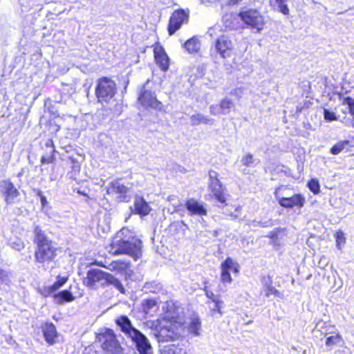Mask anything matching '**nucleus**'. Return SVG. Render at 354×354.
<instances>
[{
  "instance_id": "49530a36",
  "label": "nucleus",
  "mask_w": 354,
  "mask_h": 354,
  "mask_svg": "<svg viewBox=\"0 0 354 354\" xmlns=\"http://www.w3.org/2000/svg\"><path fill=\"white\" fill-rule=\"evenodd\" d=\"M8 280V274L4 270L0 269V284H3Z\"/></svg>"
},
{
  "instance_id": "a211bd4d",
  "label": "nucleus",
  "mask_w": 354,
  "mask_h": 354,
  "mask_svg": "<svg viewBox=\"0 0 354 354\" xmlns=\"http://www.w3.org/2000/svg\"><path fill=\"white\" fill-rule=\"evenodd\" d=\"M129 337L135 343L136 348L140 354H152L150 352L151 346L147 338L140 330H136V332Z\"/></svg>"
},
{
  "instance_id": "7ed1b4c3",
  "label": "nucleus",
  "mask_w": 354,
  "mask_h": 354,
  "mask_svg": "<svg viewBox=\"0 0 354 354\" xmlns=\"http://www.w3.org/2000/svg\"><path fill=\"white\" fill-rule=\"evenodd\" d=\"M179 306L174 301L166 303L164 317L158 330L159 336L163 341H174L180 337L183 322L179 315Z\"/></svg>"
},
{
  "instance_id": "3c124183",
  "label": "nucleus",
  "mask_w": 354,
  "mask_h": 354,
  "mask_svg": "<svg viewBox=\"0 0 354 354\" xmlns=\"http://www.w3.org/2000/svg\"><path fill=\"white\" fill-rule=\"evenodd\" d=\"M236 93V89L234 90L233 91L231 92V93Z\"/></svg>"
},
{
  "instance_id": "ea45409f",
  "label": "nucleus",
  "mask_w": 354,
  "mask_h": 354,
  "mask_svg": "<svg viewBox=\"0 0 354 354\" xmlns=\"http://www.w3.org/2000/svg\"><path fill=\"white\" fill-rule=\"evenodd\" d=\"M285 1L286 0H275V2L278 4L279 11L285 15H288L289 8Z\"/></svg>"
},
{
  "instance_id": "f8f14e48",
  "label": "nucleus",
  "mask_w": 354,
  "mask_h": 354,
  "mask_svg": "<svg viewBox=\"0 0 354 354\" xmlns=\"http://www.w3.org/2000/svg\"><path fill=\"white\" fill-rule=\"evenodd\" d=\"M283 187L284 186H281L277 188L274 192L275 197L277 198L278 203L280 206L286 209L296 208L301 209L303 208L306 204V198L300 193L294 194L290 197H277V191Z\"/></svg>"
},
{
  "instance_id": "39448f33",
  "label": "nucleus",
  "mask_w": 354,
  "mask_h": 354,
  "mask_svg": "<svg viewBox=\"0 0 354 354\" xmlns=\"http://www.w3.org/2000/svg\"><path fill=\"white\" fill-rule=\"evenodd\" d=\"M95 341L105 354H121L123 351L120 341L114 330L110 328H103L95 334Z\"/></svg>"
},
{
  "instance_id": "aec40b11",
  "label": "nucleus",
  "mask_w": 354,
  "mask_h": 354,
  "mask_svg": "<svg viewBox=\"0 0 354 354\" xmlns=\"http://www.w3.org/2000/svg\"><path fill=\"white\" fill-rule=\"evenodd\" d=\"M185 207L191 216L198 215L205 216L207 214V209L203 203H199L194 198L186 200Z\"/></svg>"
},
{
  "instance_id": "b1692460",
  "label": "nucleus",
  "mask_w": 354,
  "mask_h": 354,
  "mask_svg": "<svg viewBox=\"0 0 354 354\" xmlns=\"http://www.w3.org/2000/svg\"><path fill=\"white\" fill-rule=\"evenodd\" d=\"M45 147L50 149V153L41 156V163L44 165L55 162L56 149L53 139H48L45 143Z\"/></svg>"
},
{
  "instance_id": "c85d7f7f",
  "label": "nucleus",
  "mask_w": 354,
  "mask_h": 354,
  "mask_svg": "<svg viewBox=\"0 0 354 354\" xmlns=\"http://www.w3.org/2000/svg\"><path fill=\"white\" fill-rule=\"evenodd\" d=\"M201 328V322L198 317H194L191 319L189 326V332L194 336L200 335V330Z\"/></svg>"
},
{
  "instance_id": "6ab92c4d",
  "label": "nucleus",
  "mask_w": 354,
  "mask_h": 354,
  "mask_svg": "<svg viewBox=\"0 0 354 354\" xmlns=\"http://www.w3.org/2000/svg\"><path fill=\"white\" fill-rule=\"evenodd\" d=\"M153 51L156 64L162 71H167L169 67V59L164 48L157 44L153 46Z\"/></svg>"
},
{
  "instance_id": "8fccbe9b",
  "label": "nucleus",
  "mask_w": 354,
  "mask_h": 354,
  "mask_svg": "<svg viewBox=\"0 0 354 354\" xmlns=\"http://www.w3.org/2000/svg\"><path fill=\"white\" fill-rule=\"evenodd\" d=\"M241 0H230V2L232 4H237L239 3Z\"/></svg>"
},
{
  "instance_id": "473e14b6",
  "label": "nucleus",
  "mask_w": 354,
  "mask_h": 354,
  "mask_svg": "<svg viewBox=\"0 0 354 354\" xmlns=\"http://www.w3.org/2000/svg\"><path fill=\"white\" fill-rule=\"evenodd\" d=\"M209 185H208L209 188L216 187H220V186L223 185L221 182L218 179V175L216 171H209Z\"/></svg>"
},
{
  "instance_id": "72a5a7b5",
  "label": "nucleus",
  "mask_w": 354,
  "mask_h": 354,
  "mask_svg": "<svg viewBox=\"0 0 354 354\" xmlns=\"http://www.w3.org/2000/svg\"><path fill=\"white\" fill-rule=\"evenodd\" d=\"M307 187L314 194H318L320 192V184L317 178L310 179Z\"/></svg>"
},
{
  "instance_id": "e433bc0d",
  "label": "nucleus",
  "mask_w": 354,
  "mask_h": 354,
  "mask_svg": "<svg viewBox=\"0 0 354 354\" xmlns=\"http://www.w3.org/2000/svg\"><path fill=\"white\" fill-rule=\"evenodd\" d=\"M236 20V16L234 14H229L225 15V25L231 29L234 28V21Z\"/></svg>"
},
{
  "instance_id": "6e6552de",
  "label": "nucleus",
  "mask_w": 354,
  "mask_h": 354,
  "mask_svg": "<svg viewBox=\"0 0 354 354\" xmlns=\"http://www.w3.org/2000/svg\"><path fill=\"white\" fill-rule=\"evenodd\" d=\"M137 103L146 110L165 113L164 104L158 99L155 91L151 89L143 87L138 95Z\"/></svg>"
},
{
  "instance_id": "bb28decb",
  "label": "nucleus",
  "mask_w": 354,
  "mask_h": 354,
  "mask_svg": "<svg viewBox=\"0 0 354 354\" xmlns=\"http://www.w3.org/2000/svg\"><path fill=\"white\" fill-rule=\"evenodd\" d=\"M54 297L57 299L59 304L71 302L75 299V297L73 295L72 292L68 290H64L57 294H55Z\"/></svg>"
},
{
  "instance_id": "09e8293b",
  "label": "nucleus",
  "mask_w": 354,
  "mask_h": 354,
  "mask_svg": "<svg viewBox=\"0 0 354 354\" xmlns=\"http://www.w3.org/2000/svg\"><path fill=\"white\" fill-rule=\"evenodd\" d=\"M76 192H77V194H79L80 195H82V196H87V197H88V194H87L84 191H82V190H81V189H79V188L76 189Z\"/></svg>"
},
{
  "instance_id": "a18cd8bd",
  "label": "nucleus",
  "mask_w": 354,
  "mask_h": 354,
  "mask_svg": "<svg viewBox=\"0 0 354 354\" xmlns=\"http://www.w3.org/2000/svg\"><path fill=\"white\" fill-rule=\"evenodd\" d=\"M34 192L36 193L37 196H38L40 198L41 206L44 207L48 203L46 196L43 194L42 192L39 189H35Z\"/></svg>"
},
{
  "instance_id": "603ef678",
  "label": "nucleus",
  "mask_w": 354,
  "mask_h": 354,
  "mask_svg": "<svg viewBox=\"0 0 354 354\" xmlns=\"http://www.w3.org/2000/svg\"><path fill=\"white\" fill-rule=\"evenodd\" d=\"M352 126H353V127L354 128V118H353V124H352Z\"/></svg>"
},
{
  "instance_id": "864d4df0",
  "label": "nucleus",
  "mask_w": 354,
  "mask_h": 354,
  "mask_svg": "<svg viewBox=\"0 0 354 354\" xmlns=\"http://www.w3.org/2000/svg\"><path fill=\"white\" fill-rule=\"evenodd\" d=\"M237 209H239V210H241V207H239Z\"/></svg>"
},
{
  "instance_id": "2f4dec72",
  "label": "nucleus",
  "mask_w": 354,
  "mask_h": 354,
  "mask_svg": "<svg viewBox=\"0 0 354 354\" xmlns=\"http://www.w3.org/2000/svg\"><path fill=\"white\" fill-rule=\"evenodd\" d=\"M341 342H343V338L342 336L340 335L339 333H337L335 334V335H331L328 337L326 339V345L328 347H332L333 346H335Z\"/></svg>"
},
{
  "instance_id": "1a4fd4ad",
  "label": "nucleus",
  "mask_w": 354,
  "mask_h": 354,
  "mask_svg": "<svg viewBox=\"0 0 354 354\" xmlns=\"http://www.w3.org/2000/svg\"><path fill=\"white\" fill-rule=\"evenodd\" d=\"M129 189L117 178L108 184L106 187V194L115 198L118 203H129L131 201Z\"/></svg>"
},
{
  "instance_id": "f257e3e1",
  "label": "nucleus",
  "mask_w": 354,
  "mask_h": 354,
  "mask_svg": "<svg viewBox=\"0 0 354 354\" xmlns=\"http://www.w3.org/2000/svg\"><path fill=\"white\" fill-rule=\"evenodd\" d=\"M143 243L135 232L122 227L110 243V253L114 256L125 254L137 261L142 256Z\"/></svg>"
},
{
  "instance_id": "412c9836",
  "label": "nucleus",
  "mask_w": 354,
  "mask_h": 354,
  "mask_svg": "<svg viewBox=\"0 0 354 354\" xmlns=\"http://www.w3.org/2000/svg\"><path fill=\"white\" fill-rule=\"evenodd\" d=\"M115 323L120 327V330L128 337H131L136 330H138V329L133 327L131 320L127 315L118 316L115 319Z\"/></svg>"
},
{
  "instance_id": "37998d69",
  "label": "nucleus",
  "mask_w": 354,
  "mask_h": 354,
  "mask_svg": "<svg viewBox=\"0 0 354 354\" xmlns=\"http://www.w3.org/2000/svg\"><path fill=\"white\" fill-rule=\"evenodd\" d=\"M157 301L154 299H147L143 301L142 306L146 309H151L157 305Z\"/></svg>"
},
{
  "instance_id": "5701e85b",
  "label": "nucleus",
  "mask_w": 354,
  "mask_h": 354,
  "mask_svg": "<svg viewBox=\"0 0 354 354\" xmlns=\"http://www.w3.org/2000/svg\"><path fill=\"white\" fill-rule=\"evenodd\" d=\"M68 277H57V281H55L51 286L44 287L40 290V293L45 297H48L54 294L61 287H62L67 281Z\"/></svg>"
},
{
  "instance_id": "cd10ccee",
  "label": "nucleus",
  "mask_w": 354,
  "mask_h": 354,
  "mask_svg": "<svg viewBox=\"0 0 354 354\" xmlns=\"http://www.w3.org/2000/svg\"><path fill=\"white\" fill-rule=\"evenodd\" d=\"M184 47L189 53H198L200 50V43L197 39L192 37L185 42Z\"/></svg>"
},
{
  "instance_id": "4be33fe9",
  "label": "nucleus",
  "mask_w": 354,
  "mask_h": 354,
  "mask_svg": "<svg viewBox=\"0 0 354 354\" xmlns=\"http://www.w3.org/2000/svg\"><path fill=\"white\" fill-rule=\"evenodd\" d=\"M133 206L134 209L132 211L133 213L140 216L148 215L151 210L149 204L142 196H138L135 198Z\"/></svg>"
},
{
  "instance_id": "a878e982",
  "label": "nucleus",
  "mask_w": 354,
  "mask_h": 354,
  "mask_svg": "<svg viewBox=\"0 0 354 354\" xmlns=\"http://www.w3.org/2000/svg\"><path fill=\"white\" fill-rule=\"evenodd\" d=\"M268 282L266 283L264 286V291H265V296L266 297H270L272 295L274 296L275 297L283 299V292H281L277 289H276L274 286H272V281L270 277H268Z\"/></svg>"
},
{
  "instance_id": "de8ad7c7",
  "label": "nucleus",
  "mask_w": 354,
  "mask_h": 354,
  "mask_svg": "<svg viewBox=\"0 0 354 354\" xmlns=\"http://www.w3.org/2000/svg\"><path fill=\"white\" fill-rule=\"evenodd\" d=\"M209 112L212 115H216L217 113L216 112V105H211L209 107Z\"/></svg>"
},
{
  "instance_id": "f704fd0d",
  "label": "nucleus",
  "mask_w": 354,
  "mask_h": 354,
  "mask_svg": "<svg viewBox=\"0 0 354 354\" xmlns=\"http://www.w3.org/2000/svg\"><path fill=\"white\" fill-rule=\"evenodd\" d=\"M342 104L348 106L349 113L354 117V98L346 96L343 97Z\"/></svg>"
},
{
  "instance_id": "0eeeda50",
  "label": "nucleus",
  "mask_w": 354,
  "mask_h": 354,
  "mask_svg": "<svg viewBox=\"0 0 354 354\" xmlns=\"http://www.w3.org/2000/svg\"><path fill=\"white\" fill-rule=\"evenodd\" d=\"M238 16L245 27L254 32H260L265 27V18L257 9L248 8L241 10Z\"/></svg>"
},
{
  "instance_id": "ddd939ff",
  "label": "nucleus",
  "mask_w": 354,
  "mask_h": 354,
  "mask_svg": "<svg viewBox=\"0 0 354 354\" xmlns=\"http://www.w3.org/2000/svg\"><path fill=\"white\" fill-rule=\"evenodd\" d=\"M221 269V281L223 283H231L232 277L230 271L234 274H238L240 271V265L231 257H227L220 266Z\"/></svg>"
},
{
  "instance_id": "4468645a",
  "label": "nucleus",
  "mask_w": 354,
  "mask_h": 354,
  "mask_svg": "<svg viewBox=\"0 0 354 354\" xmlns=\"http://www.w3.org/2000/svg\"><path fill=\"white\" fill-rule=\"evenodd\" d=\"M0 192L7 205L17 202V198L20 196L19 189L10 179H6L1 181Z\"/></svg>"
},
{
  "instance_id": "dca6fc26",
  "label": "nucleus",
  "mask_w": 354,
  "mask_h": 354,
  "mask_svg": "<svg viewBox=\"0 0 354 354\" xmlns=\"http://www.w3.org/2000/svg\"><path fill=\"white\" fill-rule=\"evenodd\" d=\"M41 328L44 340L48 346H53L58 342L60 335L53 322L44 323Z\"/></svg>"
},
{
  "instance_id": "20e7f679",
  "label": "nucleus",
  "mask_w": 354,
  "mask_h": 354,
  "mask_svg": "<svg viewBox=\"0 0 354 354\" xmlns=\"http://www.w3.org/2000/svg\"><path fill=\"white\" fill-rule=\"evenodd\" d=\"M83 283L90 288L113 286L120 293H125V289L118 278L109 272L97 268H91L87 271L86 277L83 279Z\"/></svg>"
},
{
  "instance_id": "c03bdc74",
  "label": "nucleus",
  "mask_w": 354,
  "mask_h": 354,
  "mask_svg": "<svg viewBox=\"0 0 354 354\" xmlns=\"http://www.w3.org/2000/svg\"><path fill=\"white\" fill-rule=\"evenodd\" d=\"M254 162L253 156L250 153L245 154L242 158L243 165L248 167Z\"/></svg>"
},
{
  "instance_id": "4c0bfd02",
  "label": "nucleus",
  "mask_w": 354,
  "mask_h": 354,
  "mask_svg": "<svg viewBox=\"0 0 354 354\" xmlns=\"http://www.w3.org/2000/svg\"><path fill=\"white\" fill-rule=\"evenodd\" d=\"M219 106L222 111H225L230 109L234 106V104L231 100L225 97L221 100Z\"/></svg>"
},
{
  "instance_id": "c9c22d12",
  "label": "nucleus",
  "mask_w": 354,
  "mask_h": 354,
  "mask_svg": "<svg viewBox=\"0 0 354 354\" xmlns=\"http://www.w3.org/2000/svg\"><path fill=\"white\" fill-rule=\"evenodd\" d=\"M335 238L336 245L337 248L340 249L342 245H344L346 243V237L344 236V233L341 230H339L336 232Z\"/></svg>"
},
{
  "instance_id": "58836bf2",
  "label": "nucleus",
  "mask_w": 354,
  "mask_h": 354,
  "mask_svg": "<svg viewBox=\"0 0 354 354\" xmlns=\"http://www.w3.org/2000/svg\"><path fill=\"white\" fill-rule=\"evenodd\" d=\"M68 162L71 165L72 171L75 174L79 173L80 171V164L73 156L68 157Z\"/></svg>"
},
{
  "instance_id": "a19ab883",
  "label": "nucleus",
  "mask_w": 354,
  "mask_h": 354,
  "mask_svg": "<svg viewBox=\"0 0 354 354\" xmlns=\"http://www.w3.org/2000/svg\"><path fill=\"white\" fill-rule=\"evenodd\" d=\"M285 230V228L277 227L269 233L268 237L272 240H277L279 238V234L283 232Z\"/></svg>"
},
{
  "instance_id": "9d476101",
  "label": "nucleus",
  "mask_w": 354,
  "mask_h": 354,
  "mask_svg": "<svg viewBox=\"0 0 354 354\" xmlns=\"http://www.w3.org/2000/svg\"><path fill=\"white\" fill-rule=\"evenodd\" d=\"M189 12L183 8L175 10L171 15L167 24V32L169 35H173L183 25L189 21Z\"/></svg>"
},
{
  "instance_id": "9b49d317",
  "label": "nucleus",
  "mask_w": 354,
  "mask_h": 354,
  "mask_svg": "<svg viewBox=\"0 0 354 354\" xmlns=\"http://www.w3.org/2000/svg\"><path fill=\"white\" fill-rule=\"evenodd\" d=\"M207 300L206 304L209 307V314L212 317H221L223 314L224 302L218 295H215L208 287L203 288Z\"/></svg>"
},
{
  "instance_id": "393cba45",
  "label": "nucleus",
  "mask_w": 354,
  "mask_h": 354,
  "mask_svg": "<svg viewBox=\"0 0 354 354\" xmlns=\"http://www.w3.org/2000/svg\"><path fill=\"white\" fill-rule=\"evenodd\" d=\"M209 191L212 193L213 196L216 201L221 204H226L227 194L225 188L221 185L220 187L209 188Z\"/></svg>"
},
{
  "instance_id": "f03ea898",
  "label": "nucleus",
  "mask_w": 354,
  "mask_h": 354,
  "mask_svg": "<svg viewBox=\"0 0 354 354\" xmlns=\"http://www.w3.org/2000/svg\"><path fill=\"white\" fill-rule=\"evenodd\" d=\"M32 242L35 245L34 261L37 266L46 268L57 260L59 248L39 226L33 229Z\"/></svg>"
},
{
  "instance_id": "423d86ee",
  "label": "nucleus",
  "mask_w": 354,
  "mask_h": 354,
  "mask_svg": "<svg viewBox=\"0 0 354 354\" xmlns=\"http://www.w3.org/2000/svg\"><path fill=\"white\" fill-rule=\"evenodd\" d=\"M116 93V84L111 77L103 76L97 80L95 95L97 102L101 104L110 103Z\"/></svg>"
},
{
  "instance_id": "79ce46f5",
  "label": "nucleus",
  "mask_w": 354,
  "mask_h": 354,
  "mask_svg": "<svg viewBox=\"0 0 354 354\" xmlns=\"http://www.w3.org/2000/svg\"><path fill=\"white\" fill-rule=\"evenodd\" d=\"M324 117L326 120L329 122L335 121L337 120V118L335 115V113L333 111H330L328 109L324 110Z\"/></svg>"
},
{
  "instance_id": "c756f323",
  "label": "nucleus",
  "mask_w": 354,
  "mask_h": 354,
  "mask_svg": "<svg viewBox=\"0 0 354 354\" xmlns=\"http://www.w3.org/2000/svg\"><path fill=\"white\" fill-rule=\"evenodd\" d=\"M211 120L201 113L194 114L190 117V122L192 126H197L201 124H208Z\"/></svg>"
},
{
  "instance_id": "2eb2a0df",
  "label": "nucleus",
  "mask_w": 354,
  "mask_h": 354,
  "mask_svg": "<svg viewBox=\"0 0 354 354\" xmlns=\"http://www.w3.org/2000/svg\"><path fill=\"white\" fill-rule=\"evenodd\" d=\"M214 47L216 53L223 59L230 57L234 50L232 41L229 36L225 35H221L217 37Z\"/></svg>"
},
{
  "instance_id": "7c9ffc66",
  "label": "nucleus",
  "mask_w": 354,
  "mask_h": 354,
  "mask_svg": "<svg viewBox=\"0 0 354 354\" xmlns=\"http://www.w3.org/2000/svg\"><path fill=\"white\" fill-rule=\"evenodd\" d=\"M349 143L350 142L348 140H340L330 147V153L333 155H337L342 152Z\"/></svg>"
},
{
  "instance_id": "5fc2aeb1",
  "label": "nucleus",
  "mask_w": 354,
  "mask_h": 354,
  "mask_svg": "<svg viewBox=\"0 0 354 354\" xmlns=\"http://www.w3.org/2000/svg\"><path fill=\"white\" fill-rule=\"evenodd\" d=\"M272 0H270V1L271 2Z\"/></svg>"
},
{
  "instance_id": "f3484780",
  "label": "nucleus",
  "mask_w": 354,
  "mask_h": 354,
  "mask_svg": "<svg viewBox=\"0 0 354 354\" xmlns=\"http://www.w3.org/2000/svg\"><path fill=\"white\" fill-rule=\"evenodd\" d=\"M93 265L109 269L111 272L119 274H126L130 270L131 263L130 261L124 259H118L112 261L109 267H106L102 262L94 261Z\"/></svg>"
}]
</instances>
